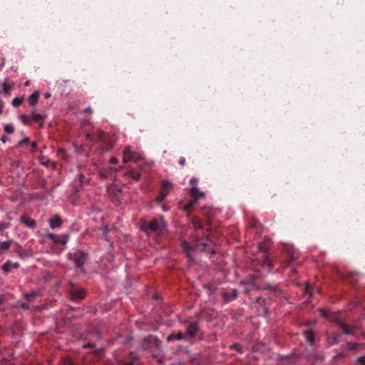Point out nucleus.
<instances>
[{"mask_svg":"<svg viewBox=\"0 0 365 365\" xmlns=\"http://www.w3.org/2000/svg\"><path fill=\"white\" fill-rule=\"evenodd\" d=\"M208 238L202 237L201 239L197 240L195 246H190L186 241H182L181 242L182 248L184 252L186 253V255L190 262H194L195 258L192 255V252L194 250H204L205 247L207 245Z\"/></svg>","mask_w":365,"mask_h":365,"instance_id":"obj_1","label":"nucleus"},{"mask_svg":"<svg viewBox=\"0 0 365 365\" xmlns=\"http://www.w3.org/2000/svg\"><path fill=\"white\" fill-rule=\"evenodd\" d=\"M165 227V222L163 217L160 219H154L148 222H145L143 226V230L148 232L150 231L161 232Z\"/></svg>","mask_w":365,"mask_h":365,"instance_id":"obj_2","label":"nucleus"},{"mask_svg":"<svg viewBox=\"0 0 365 365\" xmlns=\"http://www.w3.org/2000/svg\"><path fill=\"white\" fill-rule=\"evenodd\" d=\"M272 242L269 239H265L264 242L259 243L258 245L259 250L262 252L263 266L267 267L269 271L271 270L272 267V264L267 252V250L269 248Z\"/></svg>","mask_w":365,"mask_h":365,"instance_id":"obj_3","label":"nucleus"},{"mask_svg":"<svg viewBox=\"0 0 365 365\" xmlns=\"http://www.w3.org/2000/svg\"><path fill=\"white\" fill-rule=\"evenodd\" d=\"M98 140L102 143L101 153L107 152L111 150L114 144L113 137L108 136L106 133L102 130L97 132Z\"/></svg>","mask_w":365,"mask_h":365,"instance_id":"obj_4","label":"nucleus"},{"mask_svg":"<svg viewBox=\"0 0 365 365\" xmlns=\"http://www.w3.org/2000/svg\"><path fill=\"white\" fill-rule=\"evenodd\" d=\"M68 257L71 260L75 262V264L78 267H82L88 259V255L81 251L77 250L73 253H68Z\"/></svg>","mask_w":365,"mask_h":365,"instance_id":"obj_5","label":"nucleus"},{"mask_svg":"<svg viewBox=\"0 0 365 365\" xmlns=\"http://www.w3.org/2000/svg\"><path fill=\"white\" fill-rule=\"evenodd\" d=\"M140 159V155L134 151H132L130 150V146H127L125 149L123 151V162L125 163L129 162V161H134L137 162Z\"/></svg>","mask_w":365,"mask_h":365,"instance_id":"obj_6","label":"nucleus"},{"mask_svg":"<svg viewBox=\"0 0 365 365\" xmlns=\"http://www.w3.org/2000/svg\"><path fill=\"white\" fill-rule=\"evenodd\" d=\"M198 331H199V327L197 323L194 322V323L190 324L187 327L185 331L184 332L187 340L195 337Z\"/></svg>","mask_w":365,"mask_h":365,"instance_id":"obj_7","label":"nucleus"},{"mask_svg":"<svg viewBox=\"0 0 365 365\" xmlns=\"http://www.w3.org/2000/svg\"><path fill=\"white\" fill-rule=\"evenodd\" d=\"M86 295V292L83 289H73L71 293V298L73 301L82 299Z\"/></svg>","mask_w":365,"mask_h":365,"instance_id":"obj_8","label":"nucleus"},{"mask_svg":"<svg viewBox=\"0 0 365 365\" xmlns=\"http://www.w3.org/2000/svg\"><path fill=\"white\" fill-rule=\"evenodd\" d=\"M20 266L19 262H12L10 260L6 261L2 266V269L4 273L7 274L10 272L12 269H17Z\"/></svg>","mask_w":365,"mask_h":365,"instance_id":"obj_9","label":"nucleus"},{"mask_svg":"<svg viewBox=\"0 0 365 365\" xmlns=\"http://www.w3.org/2000/svg\"><path fill=\"white\" fill-rule=\"evenodd\" d=\"M20 221L21 223L25 225L27 227L30 229H35L36 226V221L33 219L28 218L25 217L24 215H21L20 217Z\"/></svg>","mask_w":365,"mask_h":365,"instance_id":"obj_10","label":"nucleus"},{"mask_svg":"<svg viewBox=\"0 0 365 365\" xmlns=\"http://www.w3.org/2000/svg\"><path fill=\"white\" fill-rule=\"evenodd\" d=\"M174 340H187L184 332L173 333L167 336V341L170 342Z\"/></svg>","mask_w":365,"mask_h":365,"instance_id":"obj_11","label":"nucleus"},{"mask_svg":"<svg viewBox=\"0 0 365 365\" xmlns=\"http://www.w3.org/2000/svg\"><path fill=\"white\" fill-rule=\"evenodd\" d=\"M238 296V292L236 289H233L230 292H226L223 294V298L225 301L230 302L232 299H235Z\"/></svg>","mask_w":365,"mask_h":365,"instance_id":"obj_12","label":"nucleus"},{"mask_svg":"<svg viewBox=\"0 0 365 365\" xmlns=\"http://www.w3.org/2000/svg\"><path fill=\"white\" fill-rule=\"evenodd\" d=\"M337 324L343 331L344 334L346 335H354V331H353V329L351 327H349L347 324H346L344 322L341 321H338Z\"/></svg>","mask_w":365,"mask_h":365,"instance_id":"obj_13","label":"nucleus"},{"mask_svg":"<svg viewBox=\"0 0 365 365\" xmlns=\"http://www.w3.org/2000/svg\"><path fill=\"white\" fill-rule=\"evenodd\" d=\"M62 225V220L58 215H55L49 220V226L51 228L60 227Z\"/></svg>","mask_w":365,"mask_h":365,"instance_id":"obj_14","label":"nucleus"},{"mask_svg":"<svg viewBox=\"0 0 365 365\" xmlns=\"http://www.w3.org/2000/svg\"><path fill=\"white\" fill-rule=\"evenodd\" d=\"M125 175L135 181L138 180L140 178V173L135 170H130L126 172L125 173Z\"/></svg>","mask_w":365,"mask_h":365,"instance_id":"obj_15","label":"nucleus"},{"mask_svg":"<svg viewBox=\"0 0 365 365\" xmlns=\"http://www.w3.org/2000/svg\"><path fill=\"white\" fill-rule=\"evenodd\" d=\"M190 193L192 196L195 198V200H198L200 197H202L205 196V194L203 192H201L198 190L196 187H192L190 190Z\"/></svg>","mask_w":365,"mask_h":365,"instance_id":"obj_16","label":"nucleus"},{"mask_svg":"<svg viewBox=\"0 0 365 365\" xmlns=\"http://www.w3.org/2000/svg\"><path fill=\"white\" fill-rule=\"evenodd\" d=\"M38 96H39V92L38 91H34L29 98V103L32 106H34L37 102H38Z\"/></svg>","mask_w":365,"mask_h":365,"instance_id":"obj_17","label":"nucleus"},{"mask_svg":"<svg viewBox=\"0 0 365 365\" xmlns=\"http://www.w3.org/2000/svg\"><path fill=\"white\" fill-rule=\"evenodd\" d=\"M31 116H32V118H33L34 120L37 121V122H40V123H39L40 127H43V117L41 115H40L38 113H36V110H33L31 111Z\"/></svg>","mask_w":365,"mask_h":365,"instance_id":"obj_18","label":"nucleus"},{"mask_svg":"<svg viewBox=\"0 0 365 365\" xmlns=\"http://www.w3.org/2000/svg\"><path fill=\"white\" fill-rule=\"evenodd\" d=\"M304 334L307 341L309 343L310 345H313L314 341V334L311 330H307L304 331Z\"/></svg>","mask_w":365,"mask_h":365,"instance_id":"obj_19","label":"nucleus"},{"mask_svg":"<svg viewBox=\"0 0 365 365\" xmlns=\"http://www.w3.org/2000/svg\"><path fill=\"white\" fill-rule=\"evenodd\" d=\"M287 252L289 255L292 257L293 259H297L299 257V252L297 250H294L292 247H287Z\"/></svg>","mask_w":365,"mask_h":365,"instance_id":"obj_20","label":"nucleus"},{"mask_svg":"<svg viewBox=\"0 0 365 365\" xmlns=\"http://www.w3.org/2000/svg\"><path fill=\"white\" fill-rule=\"evenodd\" d=\"M263 289H269L274 292L277 295H279L281 294V290L278 289L276 286H271L268 284H266L264 285V287Z\"/></svg>","mask_w":365,"mask_h":365,"instance_id":"obj_21","label":"nucleus"},{"mask_svg":"<svg viewBox=\"0 0 365 365\" xmlns=\"http://www.w3.org/2000/svg\"><path fill=\"white\" fill-rule=\"evenodd\" d=\"M77 179H78L79 183L81 184V185H80V187L76 186V191L79 192L83 183H84L86 182V179H85L84 175L81 173L78 174Z\"/></svg>","mask_w":365,"mask_h":365,"instance_id":"obj_22","label":"nucleus"},{"mask_svg":"<svg viewBox=\"0 0 365 365\" xmlns=\"http://www.w3.org/2000/svg\"><path fill=\"white\" fill-rule=\"evenodd\" d=\"M38 295V292L36 291H32L30 293H25L24 294V298L28 301L30 302L32 300L34 297Z\"/></svg>","mask_w":365,"mask_h":365,"instance_id":"obj_23","label":"nucleus"},{"mask_svg":"<svg viewBox=\"0 0 365 365\" xmlns=\"http://www.w3.org/2000/svg\"><path fill=\"white\" fill-rule=\"evenodd\" d=\"M16 253L18 256L21 259H24L29 256L27 252L22 250L20 247H17Z\"/></svg>","mask_w":365,"mask_h":365,"instance_id":"obj_24","label":"nucleus"},{"mask_svg":"<svg viewBox=\"0 0 365 365\" xmlns=\"http://www.w3.org/2000/svg\"><path fill=\"white\" fill-rule=\"evenodd\" d=\"M168 190H163L161 191L160 194L156 197V200L158 202H162L164 200L165 197L168 195Z\"/></svg>","mask_w":365,"mask_h":365,"instance_id":"obj_25","label":"nucleus"},{"mask_svg":"<svg viewBox=\"0 0 365 365\" xmlns=\"http://www.w3.org/2000/svg\"><path fill=\"white\" fill-rule=\"evenodd\" d=\"M260 287L256 284H255L254 283L251 282L249 284V287L248 288H246L245 289V292L246 293H249L250 292L254 290V289H259Z\"/></svg>","mask_w":365,"mask_h":365,"instance_id":"obj_26","label":"nucleus"},{"mask_svg":"<svg viewBox=\"0 0 365 365\" xmlns=\"http://www.w3.org/2000/svg\"><path fill=\"white\" fill-rule=\"evenodd\" d=\"M265 302H266V298H263L262 297H257L253 303L255 304H259V305L262 306V305L265 304Z\"/></svg>","mask_w":365,"mask_h":365,"instance_id":"obj_27","label":"nucleus"},{"mask_svg":"<svg viewBox=\"0 0 365 365\" xmlns=\"http://www.w3.org/2000/svg\"><path fill=\"white\" fill-rule=\"evenodd\" d=\"M4 131L9 134H11L14 132V127L12 124H6L4 126Z\"/></svg>","mask_w":365,"mask_h":365,"instance_id":"obj_28","label":"nucleus"},{"mask_svg":"<svg viewBox=\"0 0 365 365\" xmlns=\"http://www.w3.org/2000/svg\"><path fill=\"white\" fill-rule=\"evenodd\" d=\"M10 245H11L10 241L2 242L0 243V250H7L10 247Z\"/></svg>","mask_w":365,"mask_h":365,"instance_id":"obj_29","label":"nucleus"},{"mask_svg":"<svg viewBox=\"0 0 365 365\" xmlns=\"http://www.w3.org/2000/svg\"><path fill=\"white\" fill-rule=\"evenodd\" d=\"M360 346H361V344H356V343L349 342L347 344V347L350 350L358 349V348H359Z\"/></svg>","mask_w":365,"mask_h":365,"instance_id":"obj_30","label":"nucleus"},{"mask_svg":"<svg viewBox=\"0 0 365 365\" xmlns=\"http://www.w3.org/2000/svg\"><path fill=\"white\" fill-rule=\"evenodd\" d=\"M22 101H23V100L21 98H15L12 101V105L14 107H18V106H19L22 103Z\"/></svg>","mask_w":365,"mask_h":365,"instance_id":"obj_31","label":"nucleus"},{"mask_svg":"<svg viewBox=\"0 0 365 365\" xmlns=\"http://www.w3.org/2000/svg\"><path fill=\"white\" fill-rule=\"evenodd\" d=\"M230 349H235L236 351H237L239 352L242 351V346L240 344H234L231 345Z\"/></svg>","mask_w":365,"mask_h":365,"instance_id":"obj_32","label":"nucleus"},{"mask_svg":"<svg viewBox=\"0 0 365 365\" xmlns=\"http://www.w3.org/2000/svg\"><path fill=\"white\" fill-rule=\"evenodd\" d=\"M68 240V236L66 235H63L61 237L60 239H58V242L61 244H66Z\"/></svg>","mask_w":365,"mask_h":365,"instance_id":"obj_33","label":"nucleus"},{"mask_svg":"<svg viewBox=\"0 0 365 365\" xmlns=\"http://www.w3.org/2000/svg\"><path fill=\"white\" fill-rule=\"evenodd\" d=\"M19 119L24 125H29L30 123L29 120L25 115H20Z\"/></svg>","mask_w":365,"mask_h":365,"instance_id":"obj_34","label":"nucleus"},{"mask_svg":"<svg viewBox=\"0 0 365 365\" xmlns=\"http://www.w3.org/2000/svg\"><path fill=\"white\" fill-rule=\"evenodd\" d=\"M163 185V190H168L169 186H170V182L168 180H163L162 182Z\"/></svg>","mask_w":365,"mask_h":365,"instance_id":"obj_35","label":"nucleus"},{"mask_svg":"<svg viewBox=\"0 0 365 365\" xmlns=\"http://www.w3.org/2000/svg\"><path fill=\"white\" fill-rule=\"evenodd\" d=\"M196 202H197V200H195V198H194V200H192V201L189 202L186 205L185 208H186L187 210L190 209L191 207H192L194 206V205L196 203Z\"/></svg>","mask_w":365,"mask_h":365,"instance_id":"obj_36","label":"nucleus"},{"mask_svg":"<svg viewBox=\"0 0 365 365\" xmlns=\"http://www.w3.org/2000/svg\"><path fill=\"white\" fill-rule=\"evenodd\" d=\"M18 306L24 310H28L29 309V305L27 303H19Z\"/></svg>","mask_w":365,"mask_h":365,"instance_id":"obj_37","label":"nucleus"},{"mask_svg":"<svg viewBox=\"0 0 365 365\" xmlns=\"http://www.w3.org/2000/svg\"><path fill=\"white\" fill-rule=\"evenodd\" d=\"M48 237H49L51 240H52L53 241H54V242H58V236H57L56 235H55V234L49 233V234H48Z\"/></svg>","mask_w":365,"mask_h":365,"instance_id":"obj_38","label":"nucleus"},{"mask_svg":"<svg viewBox=\"0 0 365 365\" xmlns=\"http://www.w3.org/2000/svg\"><path fill=\"white\" fill-rule=\"evenodd\" d=\"M357 362L360 364L365 365V356H359L357 359Z\"/></svg>","mask_w":365,"mask_h":365,"instance_id":"obj_39","label":"nucleus"},{"mask_svg":"<svg viewBox=\"0 0 365 365\" xmlns=\"http://www.w3.org/2000/svg\"><path fill=\"white\" fill-rule=\"evenodd\" d=\"M29 139L28 138H24V139H22L21 140L19 141V145L21 146H22V145H24L25 144L29 143Z\"/></svg>","mask_w":365,"mask_h":365,"instance_id":"obj_40","label":"nucleus"},{"mask_svg":"<svg viewBox=\"0 0 365 365\" xmlns=\"http://www.w3.org/2000/svg\"><path fill=\"white\" fill-rule=\"evenodd\" d=\"M110 164H116L118 163V159L115 157H112L110 159Z\"/></svg>","mask_w":365,"mask_h":365,"instance_id":"obj_41","label":"nucleus"},{"mask_svg":"<svg viewBox=\"0 0 365 365\" xmlns=\"http://www.w3.org/2000/svg\"><path fill=\"white\" fill-rule=\"evenodd\" d=\"M179 164L180 165H184L185 163V158H183V157H181L180 159H179V161H178Z\"/></svg>","mask_w":365,"mask_h":365,"instance_id":"obj_42","label":"nucleus"},{"mask_svg":"<svg viewBox=\"0 0 365 365\" xmlns=\"http://www.w3.org/2000/svg\"><path fill=\"white\" fill-rule=\"evenodd\" d=\"M345 356L344 353L343 352H339L335 356L334 358H340V357H344Z\"/></svg>","mask_w":365,"mask_h":365,"instance_id":"obj_43","label":"nucleus"},{"mask_svg":"<svg viewBox=\"0 0 365 365\" xmlns=\"http://www.w3.org/2000/svg\"><path fill=\"white\" fill-rule=\"evenodd\" d=\"M120 168H115L113 167H110L109 170L113 171L114 173L118 172Z\"/></svg>","mask_w":365,"mask_h":365,"instance_id":"obj_44","label":"nucleus"},{"mask_svg":"<svg viewBox=\"0 0 365 365\" xmlns=\"http://www.w3.org/2000/svg\"><path fill=\"white\" fill-rule=\"evenodd\" d=\"M84 111H85V113H88L89 114L92 113V109L91 107L86 108Z\"/></svg>","mask_w":365,"mask_h":365,"instance_id":"obj_45","label":"nucleus"},{"mask_svg":"<svg viewBox=\"0 0 365 365\" xmlns=\"http://www.w3.org/2000/svg\"><path fill=\"white\" fill-rule=\"evenodd\" d=\"M135 360L133 359V360H131L130 361H128L125 364V365H135Z\"/></svg>","mask_w":365,"mask_h":365,"instance_id":"obj_46","label":"nucleus"},{"mask_svg":"<svg viewBox=\"0 0 365 365\" xmlns=\"http://www.w3.org/2000/svg\"><path fill=\"white\" fill-rule=\"evenodd\" d=\"M196 182H197V179H196V178H191V179L190 180V184H192V185H194V184H195Z\"/></svg>","mask_w":365,"mask_h":365,"instance_id":"obj_47","label":"nucleus"},{"mask_svg":"<svg viewBox=\"0 0 365 365\" xmlns=\"http://www.w3.org/2000/svg\"><path fill=\"white\" fill-rule=\"evenodd\" d=\"M108 227H107V226H106V227H105V235H104V236H105V239H106V240H108V237H107V232H108Z\"/></svg>","mask_w":365,"mask_h":365,"instance_id":"obj_48","label":"nucleus"},{"mask_svg":"<svg viewBox=\"0 0 365 365\" xmlns=\"http://www.w3.org/2000/svg\"><path fill=\"white\" fill-rule=\"evenodd\" d=\"M3 108H4V103L2 101H0V115L3 112Z\"/></svg>","mask_w":365,"mask_h":365,"instance_id":"obj_49","label":"nucleus"},{"mask_svg":"<svg viewBox=\"0 0 365 365\" xmlns=\"http://www.w3.org/2000/svg\"><path fill=\"white\" fill-rule=\"evenodd\" d=\"M100 175L103 178H106L108 177L107 174L106 173H103V172H101L100 173Z\"/></svg>","mask_w":365,"mask_h":365,"instance_id":"obj_50","label":"nucleus"},{"mask_svg":"<svg viewBox=\"0 0 365 365\" xmlns=\"http://www.w3.org/2000/svg\"><path fill=\"white\" fill-rule=\"evenodd\" d=\"M92 346H93V344H91V343H88V344H84V345L83 346V348L92 347Z\"/></svg>","mask_w":365,"mask_h":365,"instance_id":"obj_51","label":"nucleus"},{"mask_svg":"<svg viewBox=\"0 0 365 365\" xmlns=\"http://www.w3.org/2000/svg\"><path fill=\"white\" fill-rule=\"evenodd\" d=\"M306 291H307V292H309V293H310V294H312V292L311 291V287H310L309 286H307V287H306Z\"/></svg>","mask_w":365,"mask_h":365,"instance_id":"obj_52","label":"nucleus"},{"mask_svg":"<svg viewBox=\"0 0 365 365\" xmlns=\"http://www.w3.org/2000/svg\"><path fill=\"white\" fill-rule=\"evenodd\" d=\"M10 88L6 86V83H4V90L5 92H8Z\"/></svg>","mask_w":365,"mask_h":365,"instance_id":"obj_53","label":"nucleus"},{"mask_svg":"<svg viewBox=\"0 0 365 365\" xmlns=\"http://www.w3.org/2000/svg\"><path fill=\"white\" fill-rule=\"evenodd\" d=\"M92 135L91 133H87L86 138L87 140H91Z\"/></svg>","mask_w":365,"mask_h":365,"instance_id":"obj_54","label":"nucleus"},{"mask_svg":"<svg viewBox=\"0 0 365 365\" xmlns=\"http://www.w3.org/2000/svg\"><path fill=\"white\" fill-rule=\"evenodd\" d=\"M6 140H7V138H6V136H5V135H4V136H2V137L1 138V140L3 143H6Z\"/></svg>","mask_w":365,"mask_h":365,"instance_id":"obj_55","label":"nucleus"},{"mask_svg":"<svg viewBox=\"0 0 365 365\" xmlns=\"http://www.w3.org/2000/svg\"><path fill=\"white\" fill-rule=\"evenodd\" d=\"M321 314L322 317H326L327 312L325 310H321Z\"/></svg>","mask_w":365,"mask_h":365,"instance_id":"obj_56","label":"nucleus"},{"mask_svg":"<svg viewBox=\"0 0 365 365\" xmlns=\"http://www.w3.org/2000/svg\"><path fill=\"white\" fill-rule=\"evenodd\" d=\"M36 145H37V144H36V143L35 141L32 142V143H31V147H32V148H36Z\"/></svg>","mask_w":365,"mask_h":365,"instance_id":"obj_57","label":"nucleus"},{"mask_svg":"<svg viewBox=\"0 0 365 365\" xmlns=\"http://www.w3.org/2000/svg\"><path fill=\"white\" fill-rule=\"evenodd\" d=\"M45 97H46V98H50V97H51V94H50L49 93H45Z\"/></svg>","mask_w":365,"mask_h":365,"instance_id":"obj_58","label":"nucleus"},{"mask_svg":"<svg viewBox=\"0 0 365 365\" xmlns=\"http://www.w3.org/2000/svg\"><path fill=\"white\" fill-rule=\"evenodd\" d=\"M334 341L335 344H337L339 342L336 336L334 337Z\"/></svg>","mask_w":365,"mask_h":365,"instance_id":"obj_59","label":"nucleus"},{"mask_svg":"<svg viewBox=\"0 0 365 365\" xmlns=\"http://www.w3.org/2000/svg\"><path fill=\"white\" fill-rule=\"evenodd\" d=\"M3 302H4L3 298L1 297H0V304H2Z\"/></svg>","mask_w":365,"mask_h":365,"instance_id":"obj_60","label":"nucleus"},{"mask_svg":"<svg viewBox=\"0 0 365 365\" xmlns=\"http://www.w3.org/2000/svg\"><path fill=\"white\" fill-rule=\"evenodd\" d=\"M4 228H6V225L4 226L2 225L1 229H4Z\"/></svg>","mask_w":365,"mask_h":365,"instance_id":"obj_61","label":"nucleus"},{"mask_svg":"<svg viewBox=\"0 0 365 365\" xmlns=\"http://www.w3.org/2000/svg\"><path fill=\"white\" fill-rule=\"evenodd\" d=\"M48 162H44V163H42V164L45 165H48Z\"/></svg>","mask_w":365,"mask_h":365,"instance_id":"obj_62","label":"nucleus"},{"mask_svg":"<svg viewBox=\"0 0 365 365\" xmlns=\"http://www.w3.org/2000/svg\"><path fill=\"white\" fill-rule=\"evenodd\" d=\"M354 273H351V274H350V277H354Z\"/></svg>","mask_w":365,"mask_h":365,"instance_id":"obj_63","label":"nucleus"},{"mask_svg":"<svg viewBox=\"0 0 365 365\" xmlns=\"http://www.w3.org/2000/svg\"><path fill=\"white\" fill-rule=\"evenodd\" d=\"M309 324L312 325V324H314V322H309Z\"/></svg>","mask_w":365,"mask_h":365,"instance_id":"obj_64","label":"nucleus"}]
</instances>
